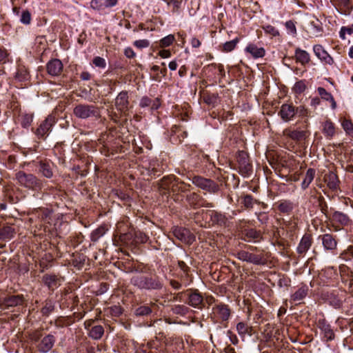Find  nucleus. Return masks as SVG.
Wrapping results in <instances>:
<instances>
[{
	"label": "nucleus",
	"mask_w": 353,
	"mask_h": 353,
	"mask_svg": "<svg viewBox=\"0 0 353 353\" xmlns=\"http://www.w3.org/2000/svg\"><path fill=\"white\" fill-rule=\"evenodd\" d=\"M15 78L20 81H26L28 79V73L26 69L19 68L16 72Z\"/></svg>",
	"instance_id": "nucleus-40"
},
{
	"label": "nucleus",
	"mask_w": 353,
	"mask_h": 353,
	"mask_svg": "<svg viewBox=\"0 0 353 353\" xmlns=\"http://www.w3.org/2000/svg\"><path fill=\"white\" fill-rule=\"evenodd\" d=\"M93 64L98 68L104 69L106 67L105 60L101 57H95L92 60Z\"/></svg>",
	"instance_id": "nucleus-45"
},
{
	"label": "nucleus",
	"mask_w": 353,
	"mask_h": 353,
	"mask_svg": "<svg viewBox=\"0 0 353 353\" xmlns=\"http://www.w3.org/2000/svg\"><path fill=\"white\" fill-rule=\"evenodd\" d=\"M131 283L141 290H158L163 288L161 279L156 276H144L137 274L131 279Z\"/></svg>",
	"instance_id": "nucleus-1"
},
{
	"label": "nucleus",
	"mask_w": 353,
	"mask_h": 353,
	"mask_svg": "<svg viewBox=\"0 0 353 353\" xmlns=\"http://www.w3.org/2000/svg\"><path fill=\"white\" fill-rule=\"evenodd\" d=\"M279 115L281 116L282 119L284 121H287V110H286V104H283L281 106V109L279 112Z\"/></svg>",
	"instance_id": "nucleus-58"
},
{
	"label": "nucleus",
	"mask_w": 353,
	"mask_h": 353,
	"mask_svg": "<svg viewBox=\"0 0 353 353\" xmlns=\"http://www.w3.org/2000/svg\"><path fill=\"white\" fill-rule=\"evenodd\" d=\"M236 161L240 174L243 176L250 175L252 171V166L250 163L248 153L245 151H239L236 156Z\"/></svg>",
	"instance_id": "nucleus-7"
},
{
	"label": "nucleus",
	"mask_w": 353,
	"mask_h": 353,
	"mask_svg": "<svg viewBox=\"0 0 353 353\" xmlns=\"http://www.w3.org/2000/svg\"><path fill=\"white\" fill-rule=\"evenodd\" d=\"M239 42V39L236 38L232 41L225 42L223 46V51L229 52L232 51Z\"/></svg>",
	"instance_id": "nucleus-37"
},
{
	"label": "nucleus",
	"mask_w": 353,
	"mask_h": 353,
	"mask_svg": "<svg viewBox=\"0 0 353 353\" xmlns=\"http://www.w3.org/2000/svg\"><path fill=\"white\" fill-rule=\"evenodd\" d=\"M241 203L247 208H251L253 206L254 199L251 195H245L242 199Z\"/></svg>",
	"instance_id": "nucleus-43"
},
{
	"label": "nucleus",
	"mask_w": 353,
	"mask_h": 353,
	"mask_svg": "<svg viewBox=\"0 0 353 353\" xmlns=\"http://www.w3.org/2000/svg\"><path fill=\"white\" fill-rule=\"evenodd\" d=\"M23 302V297L21 295L10 296L3 301V305L6 307H15L21 305Z\"/></svg>",
	"instance_id": "nucleus-26"
},
{
	"label": "nucleus",
	"mask_w": 353,
	"mask_h": 353,
	"mask_svg": "<svg viewBox=\"0 0 353 353\" xmlns=\"http://www.w3.org/2000/svg\"><path fill=\"white\" fill-rule=\"evenodd\" d=\"M305 84L303 81H297L292 88L293 92L295 93H302L305 90Z\"/></svg>",
	"instance_id": "nucleus-44"
},
{
	"label": "nucleus",
	"mask_w": 353,
	"mask_h": 353,
	"mask_svg": "<svg viewBox=\"0 0 353 353\" xmlns=\"http://www.w3.org/2000/svg\"><path fill=\"white\" fill-rule=\"evenodd\" d=\"M158 54L163 59L169 58L171 57V52L168 50H161L159 52Z\"/></svg>",
	"instance_id": "nucleus-63"
},
{
	"label": "nucleus",
	"mask_w": 353,
	"mask_h": 353,
	"mask_svg": "<svg viewBox=\"0 0 353 353\" xmlns=\"http://www.w3.org/2000/svg\"><path fill=\"white\" fill-rule=\"evenodd\" d=\"M317 91L323 99L326 101L332 100L333 96L330 92H327L324 88L319 87L318 88Z\"/></svg>",
	"instance_id": "nucleus-42"
},
{
	"label": "nucleus",
	"mask_w": 353,
	"mask_h": 353,
	"mask_svg": "<svg viewBox=\"0 0 353 353\" xmlns=\"http://www.w3.org/2000/svg\"><path fill=\"white\" fill-rule=\"evenodd\" d=\"M307 288L305 287H301L299 288L292 295V301L294 302H299L301 301L307 294Z\"/></svg>",
	"instance_id": "nucleus-31"
},
{
	"label": "nucleus",
	"mask_w": 353,
	"mask_h": 353,
	"mask_svg": "<svg viewBox=\"0 0 353 353\" xmlns=\"http://www.w3.org/2000/svg\"><path fill=\"white\" fill-rule=\"evenodd\" d=\"M334 130V124L330 121H326L323 124L324 132H332Z\"/></svg>",
	"instance_id": "nucleus-54"
},
{
	"label": "nucleus",
	"mask_w": 353,
	"mask_h": 353,
	"mask_svg": "<svg viewBox=\"0 0 353 353\" xmlns=\"http://www.w3.org/2000/svg\"><path fill=\"white\" fill-rule=\"evenodd\" d=\"M16 179L21 185L34 190H41L42 183L33 174L19 171L16 174Z\"/></svg>",
	"instance_id": "nucleus-3"
},
{
	"label": "nucleus",
	"mask_w": 353,
	"mask_h": 353,
	"mask_svg": "<svg viewBox=\"0 0 353 353\" xmlns=\"http://www.w3.org/2000/svg\"><path fill=\"white\" fill-rule=\"evenodd\" d=\"M172 232L177 239L182 242L190 243L193 238L190 230L184 228L174 227Z\"/></svg>",
	"instance_id": "nucleus-14"
},
{
	"label": "nucleus",
	"mask_w": 353,
	"mask_h": 353,
	"mask_svg": "<svg viewBox=\"0 0 353 353\" xmlns=\"http://www.w3.org/2000/svg\"><path fill=\"white\" fill-rule=\"evenodd\" d=\"M313 51L314 54L324 63L327 65L333 64V58L328 54V52L323 48L321 45H314L313 46Z\"/></svg>",
	"instance_id": "nucleus-11"
},
{
	"label": "nucleus",
	"mask_w": 353,
	"mask_h": 353,
	"mask_svg": "<svg viewBox=\"0 0 353 353\" xmlns=\"http://www.w3.org/2000/svg\"><path fill=\"white\" fill-rule=\"evenodd\" d=\"M39 171L47 178H51L52 176L53 173L50 165L48 163L41 162L39 165Z\"/></svg>",
	"instance_id": "nucleus-32"
},
{
	"label": "nucleus",
	"mask_w": 353,
	"mask_h": 353,
	"mask_svg": "<svg viewBox=\"0 0 353 353\" xmlns=\"http://www.w3.org/2000/svg\"><path fill=\"white\" fill-rule=\"evenodd\" d=\"M150 41L148 39H139L133 42V45L138 49H143L150 46Z\"/></svg>",
	"instance_id": "nucleus-41"
},
{
	"label": "nucleus",
	"mask_w": 353,
	"mask_h": 353,
	"mask_svg": "<svg viewBox=\"0 0 353 353\" xmlns=\"http://www.w3.org/2000/svg\"><path fill=\"white\" fill-rule=\"evenodd\" d=\"M174 41L173 34H169L159 41V46L161 48H165L170 46Z\"/></svg>",
	"instance_id": "nucleus-38"
},
{
	"label": "nucleus",
	"mask_w": 353,
	"mask_h": 353,
	"mask_svg": "<svg viewBox=\"0 0 353 353\" xmlns=\"http://www.w3.org/2000/svg\"><path fill=\"white\" fill-rule=\"evenodd\" d=\"M8 54L6 50L0 48V62L6 63L7 61Z\"/></svg>",
	"instance_id": "nucleus-60"
},
{
	"label": "nucleus",
	"mask_w": 353,
	"mask_h": 353,
	"mask_svg": "<svg viewBox=\"0 0 353 353\" xmlns=\"http://www.w3.org/2000/svg\"><path fill=\"white\" fill-rule=\"evenodd\" d=\"M245 52L250 54L254 59L262 58L265 54V50L263 47H259L254 43H248L245 48Z\"/></svg>",
	"instance_id": "nucleus-16"
},
{
	"label": "nucleus",
	"mask_w": 353,
	"mask_h": 353,
	"mask_svg": "<svg viewBox=\"0 0 353 353\" xmlns=\"http://www.w3.org/2000/svg\"><path fill=\"white\" fill-rule=\"evenodd\" d=\"M213 310L214 313L223 321H227L230 316V310L228 306L224 304L216 305Z\"/></svg>",
	"instance_id": "nucleus-20"
},
{
	"label": "nucleus",
	"mask_w": 353,
	"mask_h": 353,
	"mask_svg": "<svg viewBox=\"0 0 353 353\" xmlns=\"http://www.w3.org/2000/svg\"><path fill=\"white\" fill-rule=\"evenodd\" d=\"M314 176H315V170L314 169H311V168L308 169L305 175V178L301 183V186L303 189H305L308 187V185L313 181Z\"/></svg>",
	"instance_id": "nucleus-30"
},
{
	"label": "nucleus",
	"mask_w": 353,
	"mask_h": 353,
	"mask_svg": "<svg viewBox=\"0 0 353 353\" xmlns=\"http://www.w3.org/2000/svg\"><path fill=\"white\" fill-rule=\"evenodd\" d=\"M42 334L40 331H35L31 335V339L37 343V348L39 352L47 353L53 347L56 341L55 337L52 334H48L41 338Z\"/></svg>",
	"instance_id": "nucleus-2"
},
{
	"label": "nucleus",
	"mask_w": 353,
	"mask_h": 353,
	"mask_svg": "<svg viewBox=\"0 0 353 353\" xmlns=\"http://www.w3.org/2000/svg\"><path fill=\"white\" fill-rule=\"evenodd\" d=\"M293 57L295 59L296 62L300 63L303 65H306L310 61L309 53L299 48H297L295 50L294 56Z\"/></svg>",
	"instance_id": "nucleus-21"
},
{
	"label": "nucleus",
	"mask_w": 353,
	"mask_h": 353,
	"mask_svg": "<svg viewBox=\"0 0 353 353\" xmlns=\"http://www.w3.org/2000/svg\"><path fill=\"white\" fill-rule=\"evenodd\" d=\"M319 239L321 240L323 248L327 250H334L336 248L337 242L334 236L330 234L320 235Z\"/></svg>",
	"instance_id": "nucleus-17"
},
{
	"label": "nucleus",
	"mask_w": 353,
	"mask_h": 353,
	"mask_svg": "<svg viewBox=\"0 0 353 353\" xmlns=\"http://www.w3.org/2000/svg\"><path fill=\"white\" fill-rule=\"evenodd\" d=\"M261 238V234L259 231H256L254 229H245L242 231V239L245 241H250L254 240L255 241L259 240Z\"/></svg>",
	"instance_id": "nucleus-24"
},
{
	"label": "nucleus",
	"mask_w": 353,
	"mask_h": 353,
	"mask_svg": "<svg viewBox=\"0 0 353 353\" xmlns=\"http://www.w3.org/2000/svg\"><path fill=\"white\" fill-rule=\"evenodd\" d=\"M298 228V219L296 218L294 221H288V232L295 233Z\"/></svg>",
	"instance_id": "nucleus-52"
},
{
	"label": "nucleus",
	"mask_w": 353,
	"mask_h": 353,
	"mask_svg": "<svg viewBox=\"0 0 353 353\" xmlns=\"http://www.w3.org/2000/svg\"><path fill=\"white\" fill-rule=\"evenodd\" d=\"M54 310V304L52 300H46L45 305L41 309V312L45 316H48Z\"/></svg>",
	"instance_id": "nucleus-33"
},
{
	"label": "nucleus",
	"mask_w": 353,
	"mask_h": 353,
	"mask_svg": "<svg viewBox=\"0 0 353 353\" xmlns=\"http://www.w3.org/2000/svg\"><path fill=\"white\" fill-rule=\"evenodd\" d=\"M188 297V301L187 303L196 308L201 309L203 307V298L202 295L197 290H188L185 292Z\"/></svg>",
	"instance_id": "nucleus-9"
},
{
	"label": "nucleus",
	"mask_w": 353,
	"mask_h": 353,
	"mask_svg": "<svg viewBox=\"0 0 353 353\" xmlns=\"http://www.w3.org/2000/svg\"><path fill=\"white\" fill-rule=\"evenodd\" d=\"M161 106L160 99L156 98L154 100H152V104L150 105L152 110H157Z\"/></svg>",
	"instance_id": "nucleus-62"
},
{
	"label": "nucleus",
	"mask_w": 353,
	"mask_h": 353,
	"mask_svg": "<svg viewBox=\"0 0 353 353\" xmlns=\"http://www.w3.org/2000/svg\"><path fill=\"white\" fill-rule=\"evenodd\" d=\"M152 312V309L148 305H141L135 309L134 314L136 316H147Z\"/></svg>",
	"instance_id": "nucleus-35"
},
{
	"label": "nucleus",
	"mask_w": 353,
	"mask_h": 353,
	"mask_svg": "<svg viewBox=\"0 0 353 353\" xmlns=\"http://www.w3.org/2000/svg\"><path fill=\"white\" fill-rule=\"evenodd\" d=\"M202 214H205L206 217L210 216V220L212 224H217L224 227L229 226V220L233 219L234 216L236 214L235 212L233 211L232 215H230L228 217L225 214L215 210H202Z\"/></svg>",
	"instance_id": "nucleus-6"
},
{
	"label": "nucleus",
	"mask_w": 353,
	"mask_h": 353,
	"mask_svg": "<svg viewBox=\"0 0 353 353\" xmlns=\"http://www.w3.org/2000/svg\"><path fill=\"white\" fill-rule=\"evenodd\" d=\"M63 69L62 62L58 59L49 61L46 65L48 73L52 77H57L61 74Z\"/></svg>",
	"instance_id": "nucleus-10"
},
{
	"label": "nucleus",
	"mask_w": 353,
	"mask_h": 353,
	"mask_svg": "<svg viewBox=\"0 0 353 353\" xmlns=\"http://www.w3.org/2000/svg\"><path fill=\"white\" fill-rule=\"evenodd\" d=\"M172 310L174 314L180 315H185L188 312V308L183 305H176Z\"/></svg>",
	"instance_id": "nucleus-39"
},
{
	"label": "nucleus",
	"mask_w": 353,
	"mask_h": 353,
	"mask_svg": "<svg viewBox=\"0 0 353 353\" xmlns=\"http://www.w3.org/2000/svg\"><path fill=\"white\" fill-rule=\"evenodd\" d=\"M74 114L82 119L90 117L98 118L100 116L99 108L93 105L78 104L73 110Z\"/></svg>",
	"instance_id": "nucleus-5"
},
{
	"label": "nucleus",
	"mask_w": 353,
	"mask_h": 353,
	"mask_svg": "<svg viewBox=\"0 0 353 353\" xmlns=\"http://www.w3.org/2000/svg\"><path fill=\"white\" fill-rule=\"evenodd\" d=\"M322 329L327 341H331L334 338V334L329 325H323Z\"/></svg>",
	"instance_id": "nucleus-48"
},
{
	"label": "nucleus",
	"mask_w": 353,
	"mask_h": 353,
	"mask_svg": "<svg viewBox=\"0 0 353 353\" xmlns=\"http://www.w3.org/2000/svg\"><path fill=\"white\" fill-rule=\"evenodd\" d=\"M57 124V119L52 114L48 115L43 121L41 122L37 132H51Z\"/></svg>",
	"instance_id": "nucleus-12"
},
{
	"label": "nucleus",
	"mask_w": 353,
	"mask_h": 353,
	"mask_svg": "<svg viewBox=\"0 0 353 353\" xmlns=\"http://www.w3.org/2000/svg\"><path fill=\"white\" fill-rule=\"evenodd\" d=\"M352 34L353 33V25L351 27H342L339 32V36L342 39H345V34Z\"/></svg>",
	"instance_id": "nucleus-49"
},
{
	"label": "nucleus",
	"mask_w": 353,
	"mask_h": 353,
	"mask_svg": "<svg viewBox=\"0 0 353 353\" xmlns=\"http://www.w3.org/2000/svg\"><path fill=\"white\" fill-rule=\"evenodd\" d=\"M186 201L190 206L196 208L199 207L200 202L202 201V197L195 192H192L186 196Z\"/></svg>",
	"instance_id": "nucleus-28"
},
{
	"label": "nucleus",
	"mask_w": 353,
	"mask_h": 353,
	"mask_svg": "<svg viewBox=\"0 0 353 353\" xmlns=\"http://www.w3.org/2000/svg\"><path fill=\"white\" fill-rule=\"evenodd\" d=\"M42 281L50 290L57 288L61 283V279L55 274H46L43 276Z\"/></svg>",
	"instance_id": "nucleus-15"
},
{
	"label": "nucleus",
	"mask_w": 353,
	"mask_h": 353,
	"mask_svg": "<svg viewBox=\"0 0 353 353\" xmlns=\"http://www.w3.org/2000/svg\"><path fill=\"white\" fill-rule=\"evenodd\" d=\"M16 234L15 230L10 225H5L0 228V241H9Z\"/></svg>",
	"instance_id": "nucleus-23"
},
{
	"label": "nucleus",
	"mask_w": 353,
	"mask_h": 353,
	"mask_svg": "<svg viewBox=\"0 0 353 353\" xmlns=\"http://www.w3.org/2000/svg\"><path fill=\"white\" fill-rule=\"evenodd\" d=\"M103 0H91L90 4V8L96 10H101L103 9Z\"/></svg>",
	"instance_id": "nucleus-47"
},
{
	"label": "nucleus",
	"mask_w": 353,
	"mask_h": 353,
	"mask_svg": "<svg viewBox=\"0 0 353 353\" xmlns=\"http://www.w3.org/2000/svg\"><path fill=\"white\" fill-rule=\"evenodd\" d=\"M204 101L207 103V104H209V105H213L216 103V97L214 96V95H212V96H207V97H205L204 98Z\"/></svg>",
	"instance_id": "nucleus-59"
},
{
	"label": "nucleus",
	"mask_w": 353,
	"mask_h": 353,
	"mask_svg": "<svg viewBox=\"0 0 353 353\" xmlns=\"http://www.w3.org/2000/svg\"><path fill=\"white\" fill-rule=\"evenodd\" d=\"M237 257L243 261L249 262L255 265L263 263V259L261 256L244 250L239 252L237 253Z\"/></svg>",
	"instance_id": "nucleus-13"
},
{
	"label": "nucleus",
	"mask_w": 353,
	"mask_h": 353,
	"mask_svg": "<svg viewBox=\"0 0 353 353\" xmlns=\"http://www.w3.org/2000/svg\"><path fill=\"white\" fill-rule=\"evenodd\" d=\"M342 126L346 132H351L353 131V124L349 120H343L342 122Z\"/></svg>",
	"instance_id": "nucleus-51"
},
{
	"label": "nucleus",
	"mask_w": 353,
	"mask_h": 353,
	"mask_svg": "<svg viewBox=\"0 0 353 353\" xmlns=\"http://www.w3.org/2000/svg\"><path fill=\"white\" fill-rule=\"evenodd\" d=\"M118 3V0H103V9L106 8H112Z\"/></svg>",
	"instance_id": "nucleus-57"
},
{
	"label": "nucleus",
	"mask_w": 353,
	"mask_h": 353,
	"mask_svg": "<svg viewBox=\"0 0 353 353\" xmlns=\"http://www.w3.org/2000/svg\"><path fill=\"white\" fill-rule=\"evenodd\" d=\"M312 245V238L310 235H304L301 240V242L297 247L299 253L302 254L305 252Z\"/></svg>",
	"instance_id": "nucleus-27"
},
{
	"label": "nucleus",
	"mask_w": 353,
	"mask_h": 353,
	"mask_svg": "<svg viewBox=\"0 0 353 353\" xmlns=\"http://www.w3.org/2000/svg\"><path fill=\"white\" fill-rule=\"evenodd\" d=\"M190 180L194 185L210 194H216L219 191V185L210 179L195 175Z\"/></svg>",
	"instance_id": "nucleus-4"
},
{
	"label": "nucleus",
	"mask_w": 353,
	"mask_h": 353,
	"mask_svg": "<svg viewBox=\"0 0 353 353\" xmlns=\"http://www.w3.org/2000/svg\"><path fill=\"white\" fill-rule=\"evenodd\" d=\"M114 105L117 111L123 115H126L130 108L128 92L121 91L114 99Z\"/></svg>",
	"instance_id": "nucleus-8"
},
{
	"label": "nucleus",
	"mask_w": 353,
	"mask_h": 353,
	"mask_svg": "<svg viewBox=\"0 0 353 353\" xmlns=\"http://www.w3.org/2000/svg\"><path fill=\"white\" fill-rule=\"evenodd\" d=\"M170 285L175 290H179L181 288L182 285L179 281L175 280H171L170 281Z\"/></svg>",
	"instance_id": "nucleus-64"
},
{
	"label": "nucleus",
	"mask_w": 353,
	"mask_h": 353,
	"mask_svg": "<svg viewBox=\"0 0 353 353\" xmlns=\"http://www.w3.org/2000/svg\"><path fill=\"white\" fill-rule=\"evenodd\" d=\"M236 330L239 335L245 336L247 334H250L251 327H249L246 323L240 322L236 325Z\"/></svg>",
	"instance_id": "nucleus-36"
},
{
	"label": "nucleus",
	"mask_w": 353,
	"mask_h": 353,
	"mask_svg": "<svg viewBox=\"0 0 353 353\" xmlns=\"http://www.w3.org/2000/svg\"><path fill=\"white\" fill-rule=\"evenodd\" d=\"M152 104V99L147 96L143 97L139 102V105L141 108H146L150 106Z\"/></svg>",
	"instance_id": "nucleus-50"
},
{
	"label": "nucleus",
	"mask_w": 353,
	"mask_h": 353,
	"mask_svg": "<svg viewBox=\"0 0 353 353\" xmlns=\"http://www.w3.org/2000/svg\"><path fill=\"white\" fill-rule=\"evenodd\" d=\"M332 220L335 223H339L342 226H348L352 223V220L347 214L339 211H335L332 214Z\"/></svg>",
	"instance_id": "nucleus-19"
},
{
	"label": "nucleus",
	"mask_w": 353,
	"mask_h": 353,
	"mask_svg": "<svg viewBox=\"0 0 353 353\" xmlns=\"http://www.w3.org/2000/svg\"><path fill=\"white\" fill-rule=\"evenodd\" d=\"M173 176L163 177L158 183L160 194L166 195L169 192L170 185L173 181Z\"/></svg>",
	"instance_id": "nucleus-25"
},
{
	"label": "nucleus",
	"mask_w": 353,
	"mask_h": 353,
	"mask_svg": "<svg viewBox=\"0 0 353 353\" xmlns=\"http://www.w3.org/2000/svg\"><path fill=\"white\" fill-rule=\"evenodd\" d=\"M105 233V229L104 227H99L92 231L90 235V239L92 241L96 242L97 241L101 236L104 235Z\"/></svg>",
	"instance_id": "nucleus-34"
},
{
	"label": "nucleus",
	"mask_w": 353,
	"mask_h": 353,
	"mask_svg": "<svg viewBox=\"0 0 353 353\" xmlns=\"http://www.w3.org/2000/svg\"><path fill=\"white\" fill-rule=\"evenodd\" d=\"M20 21L23 24H29L31 21V14L28 10H23L21 15Z\"/></svg>",
	"instance_id": "nucleus-46"
},
{
	"label": "nucleus",
	"mask_w": 353,
	"mask_h": 353,
	"mask_svg": "<svg viewBox=\"0 0 353 353\" xmlns=\"http://www.w3.org/2000/svg\"><path fill=\"white\" fill-rule=\"evenodd\" d=\"M334 1L339 6H343L345 8H349L350 7V0H334Z\"/></svg>",
	"instance_id": "nucleus-61"
},
{
	"label": "nucleus",
	"mask_w": 353,
	"mask_h": 353,
	"mask_svg": "<svg viewBox=\"0 0 353 353\" xmlns=\"http://www.w3.org/2000/svg\"><path fill=\"white\" fill-rule=\"evenodd\" d=\"M33 119L34 114L26 111H20L18 116V121L23 128H28L31 125Z\"/></svg>",
	"instance_id": "nucleus-18"
},
{
	"label": "nucleus",
	"mask_w": 353,
	"mask_h": 353,
	"mask_svg": "<svg viewBox=\"0 0 353 353\" xmlns=\"http://www.w3.org/2000/svg\"><path fill=\"white\" fill-rule=\"evenodd\" d=\"M288 34H290L293 36L296 34L295 22L292 20L288 21Z\"/></svg>",
	"instance_id": "nucleus-55"
},
{
	"label": "nucleus",
	"mask_w": 353,
	"mask_h": 353,
	"mask_svg": "<svg viewBox=\"0 0 353 353\" xmlns=\"http://www.w3.org/2000/svg\"><path fill=\"white\" fill-rule=\"evenodd\" d=\"M264 30L266 33H268L272 36L279 34L278 30L272 26H267L264 28Z\"/></svg>",
	"instance_id": "nucleus-56"
},
{
	"label": "nucleus",
	"mask_w": 353,
	"mask_h": 353,
	"mask_svg": "<svg viewBox=\"0 0 353 353\" xmlns=\"http://www.w3.org/2000/svg\"><path fill=\"white\" fill-rule=\"evenodd\" d=\"M324 179L330 189L335 190L338 188L339 180L337 175L333 172H329L328 174H325Z\"/></svg>",
	"instance_id": "nucleus-22"
},
{
	"label": "nucleus",
	"mask_w": 353,
	"mask_h": 353,
	"mask_svg": "<svg viewBox=\"0 0 353 353\" xmlns=\"http://www.w3.org/2000/svg\"><path fill=\"white\" fill-rule=\"evenodd\" d=\"M124 55L128 59H133L136 57V53L130 47H127L124 49Z\"/></svg>",
	"instance_id": "nucleus-53"
},
{
	"label": "nucleus",
	"mask_w": 353,
	"mask_h": 353,
	"mask_svg": "<svg viewBox=\"0 0 353 353\" xmlns=\"http://www.w3.org/2000/svg\"><path fill=\"white\" fill-rule=\"evenodd\" d=\"M104 333V329L101 325L93 326L89 331V336L93 339H99Z\"/></svg>",
	"instance_id": "nucleus-29"
}]
</instances>
